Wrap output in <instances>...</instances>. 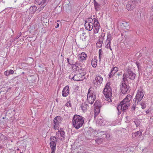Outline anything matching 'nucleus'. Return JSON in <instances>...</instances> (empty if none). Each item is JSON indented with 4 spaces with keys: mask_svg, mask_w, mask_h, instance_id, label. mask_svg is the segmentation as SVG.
<instances>
[{
    "mask_svg": "<svg viewBox=\"0 0 153 153\" xmlns=\"http://www.w3.org/2000/svg\"><path fill=\"white\" fill-rule=\"evenodd\" d=\"M126 73H124L123 76V80L124 82H128V79L134 80L135 79L136 74L133 72V69L130 66H128L126 68Z\"/></svg>",
    "mask_w": 153,
    "mask_h": 153,
    "instance_id": "obj_1",
    "label": "nucleus"
},
{
    "mask_svg": "<svg viewBox=\"0 0 153 153\" xmlns=\"http://www.w3.org/2000/svg\"><path fill=\"white\" fill-rule=\"evenodd\" d=\"M84 123L83 117L79 115H75L72 119V124L74 127L78 129L82 127Z\"/></svg>",
    "mask_w": 153,
    "mask_h": 153,
    "instance_id": "obj_2",
    "label": "nucleus"
},
{
    "mask_svg": "<svg viewBox=\"0 0 153 153\" xmlns=\"http://www.w3.org/2000/svg\"><path fill=\"white\" fill-rule=\"evenodd\" d=\"M110 85V82L107 83L103 91V94L106 99V100L108 102H111L112 101L111 99V97L112 96V92Z\"/></svg>",
    "mask_w": 153,
    "mask_h": 153,
    "instance_id": "obj_3",
    "label": "nucleus"
},
{
    "mask_svg": "<svg viewBox=\"0 0 153 153\" xmlns=\"http://www.w3.org/2000/svg\"><path fill=\"white\" fill-rule=\"evenodd\" d=\"M96 99V96L94 91L90 88L88 89L87 95V102L92 104Z\"/></svg>",
    "mask_w": 153,
    "mask_h": 153,
    "instance_id": "obj_4",
    "label": "nucleus"
},
{
    "mask_svg": "<svg viewBox=\"0 0 153 153\" xmlns=\"http://www.w3.org/2000/svg\"><path fill=\"white\" fill-rule=\"evenodd\" d=\"M140 2L141 0H130L126 5V9L128 10H131Z\"/></svg>",
    "mask_w": 153,
    "mask_h": 153,
    "instance_id": "obj_5",
    "label": "nucleus"
},
{
    "mask_svg": "<svg viewBox=\"0 0 153 153\" xmlns=\"http://www.w3.org/2000/svg\"><path fill=\"white\" fill-rule=\"evenodd\" d=\"M130 105L129 103H127L126 102H124L123 101L120 102V104L118 105L117 108L119 112V114L121 113L122 110L123 112L126 111L128 108L129 107Z\"/></svg>",
    "mask_w": 153,
    "mask_h": 153,
    "instance_id": "obj_6",
    "label": "nucleus"
},
{
    "mask_svg": "<svg viewBox=\"0 0 153 153\" xmlns=\"http://www.w3.org/2000/svg\"><path fill=\"white\" fill-rule=\"evenodd\" d=\"M144 95V92L143 91L142 89L138 90L135 98L134 99V101L137 104L139 102L142 100Z\"/></svg>",
    "mask_w": 153,
    "mask_h": 153,
    "instance_id": "obj_7",
    "label": "nucleus"
},
{
    "mask_svg": "<svg viewBox=\"0 0 153 153\" xmlns=\"http://www.w3.org/2000/svg\"><path fill=\"white\" fill-rule=\"evenodd\" d=\"M94 22L91 18H88L85 22V29L89 31H91L93 28Z\"/></svg>",
    "mask_w": 153,
    "mask_h": 153,
    "instance_id": "obj_8",
    "label": "nucleus"
},
{
    "mask_svg": "<svg viewBox=\"0 0 153 153\" xmlns=\"http://www.w3.org/2000/svg\"><path fill=\"white\" fill-rule=\"evenodd\" d=\"M63 118L60 116H57L53 120V128L56 130L58 129L59 128V124L61 123Z\"/></svg>",
    "mask_w": 153,
    "mask_h": 153,
    "instance_id": "obj_9",
    "label": "nucleus"
},
{
    "mask_svg": "<svg viewBox=\"0 0 153 153\" xmlns=\"http://www.w3.org/2000/svg\"><path fill=\"white\" fill-rule=\"evenodd\" d=\"M103 81V78L100 74L96 75L93 80V83L97 86H100Z\"/></svg>",
    "mask_w": 153,
    "mask_h": 153,
    "instance_id": "obj_10",
    "label": "nucleus"
},
{
    "mask_svg": "<svg viewBox=\"0 0 153 153\" xmlns=\"http://www.w3.org/2000/svg\"><path fill=\"white\" fill-rule=\"evenodd\" d=\"M121 86V90L122 94H125L128 91L130 87L128 85H126V82H124L123 80L122 81Z\"/></svg>",
    "mask_w": 153,
    "mask_h": 153,
    "instance_id": "obj_11",
    "label": "nucleus"
},
{
    "mask_svg": "<svg viewBox=\"0 0 153 153\" xmlns=\"http://www.w3.org/2000/svg\"><path fill=\"white\" fill-rule=\"evenodd\" d=\"M94 25L93 28H94V33H98L100 29V25L97 19L95 18H94Z\"/></svg>",
    "mask_w": 153,
    "mask_h": 153,
    "instance_id": "obj_12",
    "label": "nucleus"
},
{
    "mask_svg": "<svg viewBox=\"0 0 153 153\" xmlns=\"http://www.w3.org/2000/svg\"><path fill=\"white\" fill-rule=\"evenodd\" d=\"M85 74H82L80 73L79 74H76L75 73L74 80L75 81H82L85 78Z\"/></svg>",
    "mask_w": 153,
    "mask_h": 153,
    "instance_id": "obj_13",
    "label": "nucleus"
},
{
    "mask_svg": "<svg viewBox=\"0 0 153 153\" xmlns=\"http://www.w3.org/2000/svg\"><path fill=\"white\" fill-rule=\"evenodd\" d=\"M102 132L103 133H105V134L107 133L105 131H99V133L98 132H97V131L96 130H95L94 131H93L92 128H87L85 130V133H86L87 134H91L93 133V134H94V133H101Z\"/></svg>",
    "mask_w": 153,
    "mask_h": 153,
    "instance_id": "obj_14",
    "label": "nucleus"
},
{
    "mask_svg": "<svg viewBox=\"0 0 153 153\" xmlns=\"http://www.w3.org/2000/svg\"><path fill=\"white\" fill-rule=\"evenodd\" d=\"M35 3L36 4L41 5L40 7L43 9L46 4V0H35Z\"/></svg>",
    "mask_w": 153,
    "mask_h": 153,
    "instance_id": "obj_15",
    "label": "nucleus"
},
{
    "mask_svg": "<svg viewBox=\"0 0 153 153\" xmlns=\"http://www.w3.org/2000/svg\"><path fill=\"white\" fill-rule=\"evenodd\" d=\"M69 92V87L68 85H67L64 88L62 91V96L64 97H67L68 94Z\"/></svg>",
    "mask_w": 153,
    "mask_h": 153,
    "instance_id": "obj_16",
    "label": "nucleus"
},
{
    "mask_svg": "<svg viewBox=\"0 0 153 153\" xmlns=\"http://www.w3.org/2000/svg\"><path fill=\"white\" fill-rule=\"evenodd\" d=\"M79 60L81 62L83 61L86 59L87 54L84 52H82L79 55Z\"/></svg>",
    "mask_w": 153,
    "mask_h": 153,
    "instance_id": "obj_17",
    "label": "nucleus"
},
{
    "mask_svg": "<svg viewBox=\"0 0 153 153\" xmlns=\"http://www.w3.org/2000/svg\"><path fill=\"white\" fill-rule=\"evenodd\" d=\"M132 96L130 94H128L126 96V97L122 101L123 102H124L129 103V104L130 105V102Z\"/></svg>",
    "mask_w": 153,
    "mask_h": 153,
    "instance_id": "obj_18",
    "label": "nucleus"
},
{
    "mask_svg": "<svg viewBox=\"0 0 153 153\" xmlns=\"http://www.w3.org/2000/svg\"><path fill=\"white\" fill-rule=\"evenodd\" d=\"M118 70V68L117 67H114L113 68L111 71V72L109 74V78H111Z\"/></svg>",
    "mask_w": 153,
    "mask_h": 153,
    "instance_id": "obj_19",
    "label": "nucleus"
},
{
    "mask_svg": "<svg viewBox=\"0 0 153 153\" xmlns=\"http://www.w3.org/2000/svg\"><path fill=\"white\" fill-rule=\"evenodd\" d=\"M94 4L95 9L96 11H98L100 9L101 4L98 3L95 0H94Z\"/></svg>",
    "mask_w": 153,
    "mask_h": 153,
    "instance_id": "obj_20",
    "label": "nucleus"
},
{
    "mask_svg": "<svg viewBox=\"0 0 153 153\" xmlns=\"http://www.w3.org/2000/svg\"><path fill=\"white\" fill-rule=\"evenodd\" d=\"M36 9L37 7L36 6H32L30 7L29 11L31 13H33L36 11Z\"/></svg>",
    "mask_w": 153,
    "mask_h": 153,
    "instance_id": "obj_21",
    "label": "nucleus"
},
{
    "mask_svg": "<svg viewBox=\"0 0 153 153\" xmlns=\"http://www.w3.org/2000/svg\"><path fill=\"white\" fill-rule=\"evenodd\" d=\"M96 123L97 124L100 126H103L105 124L103 119L102 118H99L97 121Z\"/></svg>",
    "mask_w": 153,
    "mask_h": 153,
    "instance_id": "obj_22",
    "label": "nucleus"
},
{
    "mask_svg": "<svg viewBox=\"0 0 153 153\" xmlns=\"http://www.w3.org/2000/svg\"><path fill=\"white\" fill-rule=\"evenodd\" d=\"M88 108L89 106L88 105L85 103L83 104L81 106V109L84 112L86 111Z\"/></svg>",
    "mask_w": 153,
    "mask_h": 153,
    "instance_id": "obj_23",
    "label": "nucleus"
},
{
    "mask_svg": "<svg viewBox=\"0 0 153 153\" xmlns=\"http://www.w3.org/2000/svg\"><path fill=\"white\" fill-rule=\"evenodd\" d=\"M103 41H102V39H99L98 41L97 42L96 44L97 47L98 48H100L102 45Z\"/></svg>",
    "mask_w": 153,
    "mask_h": 153,
    "instance_id": "obj_24",
    "label": "nucleus"
},
{
    "mask_svg": "<svg viewBox=\"0 0 153 153\" xmlns=\"http://www.w3.org/2000/svg\"><path fill=\"white\" fill-rule=\"evenodd\" d=\"M112 40V36L110 33H108L107 36V39L106 40L107 43L109 44L111 43Z\"/></svg>",
    "mask_w": 153,
    "mask_h": 153,
    "instance_id": "obj_25",
    "label": "nucleus"
},
{
    "mask_svg": "<svg viewBox=\"0 0 153 153\" xmlns=\"http://www.w3.org/2000/svg\"><path fill=\"white\" fill-rule=\"evenodd\" d=\"M91 64L93 67H96L97 64V60L94 58L92 59L91 61Z\"/></svg>",
    "mask_w": 153,
    "mask_h": 153,
    "instance_id": "obj_26",
    "label": "nucleus"
},
{
    "mask_svg": "<svg viewBox=\"0 0 153 153\" xmlns=\"http://www.w3.org/2000/svg\"><path fill=\"white\" fill-rule=\"evenodd\" d=\"M50 146L51 149H56V143L55 141H52L50 143Z\"/></svg>",
    "mask_w": 153,
    "mask_h": 153,
    "instance_id": "obj_27",
    "label": "nucleus"
},
{
    "mask_svg": "<svg viewBox=\"0 0 153 153\" xmlns=\"http://www.w3.org/2000/svg\"><path fill=\"white\" fill-rule=\"evenodd\" d=\"M100 112V109L99 108H96L94 110V118L96 119V117L98 115Z\"/></svg>",
    "mask_w": 153,
    "mask_h": 153,
    "instance_id": "obj_28",
    "label": "nucleus"
},
{
    "mask_svg": "<svg viewBox=\"0 0 153 153\" xmlns=\"http://www.w3.org/2000/svg\"><path fill=\"white\" fill-rule=\"evenodd\" d=\"M75 73L76 72H73L71 73L69 76V78L70 79H73L74 80Z\"/></svg>",
    "mask_w": 153,
    "mask_h": 153,
    "instance_id": "obj_29",
    "label": "nucleus"
},
{
    "mask_svg": "<svg viewBox=\"0 0 153 153\" xmlns=\"http://www.w3.org/2000/svg\"><path fill=\"white\" fill-rule=\"evenodd\" d=\"M103 141V139L102 138H97L95 140L96 143L97 144H100Z\"/></svg>",
    "mask_w": 153,
    "mask_h": 153,
    "instance_id": "obj_30",
    "label": "nucleus"
},
{
    "mask_svg": "<svg viewBox=\"0 0 153 153\" xmlns=\"http://www.w3.org/2000/svg\"><path fill=\"white\" fill-rule=\"evenodd\" d=\"M60 135L59 139L61 140H64L65 139V134H60Z\"/></svg>",
    "mask_w": 153,
    "mask_h": 153,
    "instance_id": "obj_31",
    "label": "nucleus"
},
{
    "mask_svg": "<svg viewBox=\"0 0 153 153\" xmlns=\"http://www.w3.org/2000/svg\"><path fill=\"white\" fill-rule=\"evenodd\" d=\"M100 102L99 101H96L95 102L94 105L96 106V108H99L100 106Z\"/></svg>",
    "mask_w": 153,
    "mask_h": 153,
    "instance_id": "obj_32",
    "label": "nucleus"
},
{
    "mask_svg": "<svg viewBox=\"0 0 153 153\" xmlns=\"http://www.w3.org/2000/svg\"><path fill=\"white\" fill-rule=\"evenodd\" d=\"M73 68H74V69H75L76 71H78L79 72H80L81 69H79L78 67H76V65H74L73 66Z\"/></svg>",
    "mask_w": 153,
    "mask_h": 153,
    "instance_id": "obj_33",
    "label": "nucleus"
},
{
    "mask_svg": "<svg viewBox=\"0 0 153 153\" xmlns=\"http://www.w3.org/2000/svg\"><path fill=\"white\" fill-rule=\"evenodd\" d=\"M140 105L141 106L142 108L143 109L146 107V105L144 102H141Z\"/></svg>",
    "mask_w": 153,
    "mask_h": 153,
    "instance_id": "obj_34",
    "label": "nucleus"
},
{
    "mask_svg": "<svg viewBox=\"0 0 153 153\" xmlns=\"http://www.w3.org/2000/svg\"><path fill=\"white\" fill-rule=\"evenodd\" d=\"M105 35V33H102L101 34V36H100V37L99 38V39H102V41H103V40H104V37Z\"/></svg>",
    "mask_w": 153,
    "mask_h": 153,
    "instance_id": "obj_35",
    "label": "nucleus"
},
{
    "mask_svg": "<svg viewBox=\"0 0 153 153\" xmlns=\"http://www.w3.org/2000/svg\"><path fill=\"white\" fill-rule=\"evenodd\" d=\"M134 123L137 127L139 126L140 124V121L138 120H135Z\"/></svg>",
    "mask_w": 153,
    "mask_h": 153,
    "instance_id": "obj_36",
    "label": "nucleus"
},
{
    "mask_svg": "<svg viewBox=\"0 0 153 153\" xmlns=\"http://www.w3.org/2000/svg\"><path fill=\"white\" fill-rule=\"evenodd\" d=\"M137 104V103H136L135 102V103L133 104L131 108V109L132 110H135L136 108V105Z\"/></svg>",
    "mask_w": 153,
    "mask_h": 153,
    "instance_id": "obj_37",
    "label": "nucleus"
},
{
    "mask_svg": "<svg viewBox=\"0 0 153 153\" xmlns=\"http://www.w3.org/2000/svg\"><path fill=\"white\" fill-rule=\"evenodd\" d=\"M111 43L109 44L107 43V44L105 46V47L107 48H109L111 51H112V49L110 46Z\"/></svg>",
    "mask_w": 153,
    "mask_h": 153,
    "instance_id": "obj_38",
    "label": "nucleus"
},
{
    "mask_svg": "<svg viewBox=\"0 0 153 153\" xmlns=\"http://www.w3.org/2000/svg\"><path fill=\"white\" fill-rule=\"evenodd\" d=\"M136 64L137 65V67L138 68L139 70L141 69V67H140V64L139 62H136Z\"/></svg>",
    "mask_w": 153,
    "mask_h": 153,
    "instance_id": "obj_39",
    "label": "nucleus"
},
{
    "mask_svg": "<svg viewBox=\"0 0 153 153\" xmlns=\"http://www.w3.org/2000/svg\"><path fill=\"white\" fill-rule=\"evenodd\" d=\"M4 74L6 76H8L10 75V74L9 73V71H6L4 72Z\"/></svg>",
    "mask_w": 153,
    "mask_h": 153,
    "instance_id": "obj_40",
    "label": "nucleus"
},
{
    "mask_svg": "<svg viewBox=\"0 0 153 153\" xmlns=\"http://www.w3.org/2000/svg\"><path fill=\"white\" fill-rule=\"evenodd\" d=\"M66 106H71V104L69 102H68L67 103H66L65 105Z\"/></svg>",
    "mask_w": 153,
    "mask_h": 153,
    "instance_id": "obj_41",
    "label": "nucleus"
},
{
    "mask_svg": "<svg viewBox=\"0 0 153 153\" xmlns=\"http://www.w3.org/2000/svg\"><path fill=\"white\" fill-rule=\"evenodd\" d=\"M102 51L101 49H100L99 51V56L101 55L102 54Z\"/></svg>",
    "mask_w": 153,
    "mask_h": 153,
    "instance_id": "obj_42",
    "label": "nucleus"
},
{
    "mask_svg": "<svg viewBox=\"0 0 153 153\" xmlns=\"http://www.w3.org/2000/svg\"><path fill=\"white\" fill-rule=\"evenodd\" d=\"M102 4L103 5H104L106 3L107 0H102Z\"/></svg>",
    "mask_w": 153,
    "mask_h": 153,
    "instance_id": "obj_43",
    "label": "nucleus"
},
{
    "mask_svg": "<svg viewBox=\"0 0 153 153\" xmlns=\"http://www.w3.org/2000/svg\"><path fill=\"white\" fill-rule=\"evenodd\" d=\"M9 71V73L10 74H13L14 73V71L12 70H10V71Z\"/></svg>",
    "mask_w": 153,
    "mask_h": 153,
    "instance_id": "obj_44",
    "label": "nucleus"
},
{
    "mask_svg": "<svg viewBox=\"0 0 153 153\" xmlns=\"http://www.w3.org/2000/svg\"><path fill=\"white\" fill-rule=\"evenodd\" d=\"M136 134H141L142 133V130H140L139 131H137V132H136Z\"/></svg>",
    "mask_w": 153,
    "mask_h": 153,
    "instance_id": "obj_45",
    "label": "nucleus"
},
{
    "mask_svg": "<svg viewBox=\"0 0 153 153\" xmlns=\"http://www.w3.org/2000/svg\"><path fill=\"white\" fill-rule=\"evenodd\" d=\"M51 153H55L56 149H52Z\"/></svg>",
    "mask_w": 153,
    "mask_h": 153,
    "instance_id": "obj_46",
    "label": "nucleus"
},
{
    "mask_svg": "<svg viewBox=\"0 0 153 153\" xmlns=\"http://www.w3.org/2000/svg\"><path fill=\"white\" fill-rule=\"evenodd\" d=\"M105 136V137L107 138L108 139H109V137H110V134H104Z\"/></svg>",
    "mask_w": 153,
    "mask_h": 153,
    "instance_id": "obj_47",
    "label": "nucleus"
},
{
    "mask_svg": "<svg viewBox=\"0 0 153 153\" xmlns=\"http://www.w3.org/2000/svg\"><path fill=\"white\" fill-rule=\"evenodd\" d=\"M67 62H68V64H69V65H71V64L69 62V59L67 58Z\"/></svg>",
    "mask_w": 153,
    "mask_h": 153,
    "instance_id": "obj_48",
    "label": "nucleus"
},
{
    "mask_svg": "<svg viewBox=\"0 0 153 153\" xmlns=\"http://www.w3.org/2000/svg\"><path fill=\"white\" fill-rule=\"evenodd\" d=\"M59 26V25L58 23H57V25H56V26H55V28H57Z\"/></svg>",
    "mask_w": 153,
    "mask_h": 153,
    "instance_id": "obj_49",
    "label": "nucleus"
},
{
    "mask_svg": "<svg viewBox=\"0 0 153 153\" xmlns=\"http://www.w3.org/2000/svg\"><path fill=\"white\" fill-rule=\"evenodd\" d=\"M54 138L55 139H56V138L55 137H51V139H53V140H54Z\"/></svg>",
    "mask_w": 153,
    "mask_h": 153,
    "instance_id": "obj_50",
    "label": "nucleus"
},
{
    "mask_svg": "<svg viewBox=\"0 0 153 153\" xmlns=\"http://www.w3.org/2000/svg\"><path fill=\"white\" fill-rule=\"evenodd\" d=\"M65 133V132L63 131H62L61 132H60V134H63Z\"/></svg>",
    "mask_w": 153,
    "mask_h": 153,
    "instance_id": "obj_51",
    "label": "nucleus"
},
{
    "mask_svg": "<svg viewBox=\"0 0 153 153\" xmlns=\"http://www.w3.org/2000/svg\"><path fill=\"white\" fill-rule=\"evenodd\" d=\"M85 33H84V31H83V33H82V36H84V35L85 34Z\"/></svg>",
    "mask_w": 153,
    "mask_h": 153,
    "instance_id": "obj_52",
    "label": "nucleus"
},
{
    "mask_svg": "<svg viewBox=\"0 0 153 153\" xmlns=\"http://www.w3.org/2000/svg\"><path fill=\"white\" fill-rule=\"evenodd\" d=\"M99 59L100 60L101 59V55L99 56Z\"/></svg>",
    "mask_w": 153,
    "mask_h": 153,
    "instance_id": "obj_53",
    "label": "nucleus"
},
{
    "mask_svg": "<svg viewBox=\"0 0 153 153\" xmlns=\"http://www.w3.org/2000/svg\"><path fill=\"white\" fill-rule=\"evenodd\" d=\"M152 11H153V6L152 7Z\"/></svg>",
    "mask_w": 153,
    "mask_h": 153,
    "instance_id": "obj_54",
    "label": "nucleus"
},
{
    "mask_svg": "<svg viewBox=\"0 0 153 153\" xmlns=\"http://www.w3.org/2000/svg\"><path fill=\"white\" fill-rule=\"evenodd\" d=\"M19 38V37L18 36H17L16 37V39H18Z\"/></svg>",
    "mask_w": 153,
    "mask_h": 153,
    "instance_id": "obj_55",
    "label": "nucleus"
},
{
    "mask_svg": "<svg viewBox=\"0 0 153 153\" xmlns=\"http://www.w3.org/2000/svg\"><path fill=\"white\" fill-rule=\"evenodd\" d=\"M146 113H149V111H146Z\"/></svg>",
    "mask_w": 153,
    "mask_h": 153,
    "instance_id": "obj_56",
    "label": "nucleus"
},
{
    "mask_svg": "<svg viewBox=\"0 0 153 153\" xmlns=\"http://www.w3.org/2000/svg\"><path fill=\"white\" fill-rule=\"evenodd\" d=\"M85 137H86V138L87 139H90V138H87V137H86V136H85Z\"/></svg>",
    "mask_w": 153,
    "mask_h": 153,
    "instance_id": "obj_57",
    "label": "nucleus"
},
{
    "mask_svg": "<svg viewBox=\"0 0 153 153\" xmlns=\"http://www.w3.org/2000/svg\"><path fill=\"white\" fill-rule=\"evenodd\" d=\"M123 1H126L127 0H122Z\"/></svg>",
    "mask_w": 153,
    "mask_h": 153,
    "instance_id": "obj_58",
    "label": "nucleus"
},
{
    "mask_svg": "<svg viewBox=\"0 0 153 153\" xmlns=\"http://www.w3.org/2000/svg\"><path fill=\"white\" fill-rule=\"evenodd\" d=\"M17 150H19V149H18Z\"/></svg>",
    "mask_w": 153,
    "mask_h": 153,
    "instance_id": "obj_59",
    "label": "nucleus"
},
{
    "mask_svg": "<svg viewBox=\"0 0 153 153\" xmlns=\"http://www.w3.org/2000/svg\"><path fill=\"white\" fill-rule=\"evenodd\" d=\"M134 135H135V137H136V136H136V134H134Z\"/></svg>",
    "mask_w": 153,
    "mask_h": 153,
    "instance_id": "obj_60",
    "label": "nucleus"
},
{
    "mask_svg": "<svg viewBox=\"0 0 153 153\" xmlns=\"http://www.w3.org/2000/svg\"><path fill=\"white\" fill-rule=\"evenodd\" d=\"M3 119H4V117H3Z\"/></svg>",
    "mask_w": 153,
    "mask_h": 153,
    "instance_id": "obj_61",
    "label": "nucleus"
},
{
    "mask_svg": "<svg viewBox=\"0 0 153 153\" xmlns=\"http://www.w3.org/2000/svg\"><path fill=\"white\" fill-rule=\"evenodd\" d=\"M20 153H23V152H20Z\"/></svg>",
    "mask_w": 153,
    "mask_h": 153,
    "instance_id": "obj_62",
    "label": "nucleus"
},
{
    "mask_svg": "<svg viewBox=\"0 0 153 153\" xmlns=\"http://www.w3.org/2000/svg\"><path fill=\"white\" fill-rule=\"evenodd\" d=\"M86 135H89V134H86Z\"/></svg>",
    "mask_w": 153,
    "mask_h": 153,
    "instance_id": "obj_63",
    "label": "nucleus"
},
{
    "mask_svg": "<svg viewBox=\"0 0 153 153\" xmlns=\"http://www.w3.org/2000/svg\"><path fill=\"white\" fill-rule=\"evenodd\" d=\"M15 153H16L15 152Z\"/></svg>",
    "mask_w": 153,
    "mask_h": 153,
    "instance_id": "obj_64",
    "label": "nucleus"
}]
</instances>
